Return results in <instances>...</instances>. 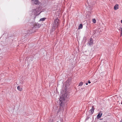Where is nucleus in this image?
<instances>
[{
	"label": "nucleus",
	"mask_w": 122,
	"mask_h": 122,
	"mask_svg": "<svg viewBox=\"0 0 122 122\" xmlns=\"http://www.w3.org/2000/svg\"><path fill=\"white\" fill-rule=\"evenodd\" d=\"M59 99L60 105L61 106L60 108L62 107L65 104V103L66 101V99L69 97L68 95L66 93L62 95H61L60 96Z\"/></svg>",
	"instance_id": "obj_1"
},
{
	"label": "nucleus",
	"mask_w": 122,
	"mask_h": 122,
	"mask_svg": "<svg viewBox=\"0 0 122 122\" xmlns=\"http://www.w3.org/2000/svg\"><path fill=\"white\" fill-rule=\"evenodd\" d=\"M60 21L58 18H56L55 19L54 21L53 22L52 26V30L54 31L58 27L60 24Z\"/></svg>",
	"instance_id": "obj_2"
},
{
	"label": "nucleus",
	"mask_w": 122,
	"mask_h": 122,
	"mask_svg": "<svg viewBox=\"0 0 122 122\" xmlns=\"http://www.w3.org/2000/svg\"><path fill=\"white\" fill-rule=\"evenodd\" d=\"M41 8L40 7L37 8L35 9H34L32 10V15H34V17L35 18L36 15L40 14L42 11H41Z\"/></svg>",
	"instance_id": "obj_3"
},
{
	"label": "nucleus",
	"mask_w": 122,
	"mask_h": 122,
	"mask_svg": "<svg viewBox=\"0 0 122 122\" xmlns=\"http://www.w3.org/2000/svg\"><path fill=\"white\" fill-rule=\"evenodd\" d=\"M32 26H33L32 27V28L38 29L40 27L41 25L38 23H36L34 24Z\"/></svg>",
	"instance_id": "obj_4"
},
{
	"label": "nucleus",
	"mask_w": 122,
	"mask_h": 122,
	"mask_svg": "<svg viewBox=\"0 0 122 122\" xmlns=\"http://www.w3.org/2000/svg\"><path fill=\"white\" fill-rule=\"evenodd\" d=\"M93 43L92 39V38H90L89 40L88 41L87 44L88 46H91Z\"/></svg>",
	"instance_id": "obj_5"
},
{
	"label": "nucleus",
	"mask_w": 122,
	"mask_h": 122,
	"mask_svg": "<svg viewBox=\"0 0 122 122\" xmlns=\"http://www.w3.org/2000/svg\"><path fill=\"white\" fill-rule=\"evenodd\" d=\"M32 3L35 5L39 4V2L38 0H31Z\"/></svg>",
	"instance_id": "obj_6"
},
{
	"label": "nucleus",
	"mask_w": 122,
	"mask_h": 122,
	"mask_svg": "<svg viewBox=\"0 0 122 122\" xmlns=\"http://www.w3.org/2000/svg\"><path fill=\"white\" fill-rule=\"evenodd\" d=\"M102 113L101 112H100L97 115V119H99L100 118L102 115Z\"/></svg>",
	"instance_id": "obj_7"
},
{
	"label": "nucleus",
	"mask_w": 122,
	"mask_h": 122,
	"mask_svg": "<svg viewBox=\"0 0 122 122\" xmlns=\"http://www.w3.org/2000/svg\"><path fill=\"white\" fill-rule=\"evenodd\" d=\"M94 108L93 106H92V108L89 111L92 114L94 112Z\"/></svg>",
	"instance_id": "obj_8"
},
{
	"label": "nucleus",
	"mask_w": 122,
	"mask_h": 122,
	"mask_svg": "<svg viewBox=\"0 0 122 122\" xmlns=\"http://www.w3.org/2000/svg\"><path fill=\"white\" fill-rule=\"evenodd\" d=\"M17 89L18 90L20 91H21L22 90V87L20 86H18L17 87Z\"/></svg>",
	"instance_id": "obj_9"
},
{
	"label": "nucleus",
	"mask_w": 122,
	"mask_h": 122,
	"mask_svg": "<svg viewBox=\"0 0 122 122\" xmlns=\"http://www.w3.org/2000/svg\"><path fill=\"white\" fill-rule=\"evenodd\" d=\"M118 5H116L114 7V9L115 10H117L118 9Z\"/></svg>",
	"instance_id": "obj_10"
},
{
	"label": "nucleus",
	"mask_w": 122,
	"mask_h": 122,
	"mask_svg": "<svg viewBox=\"0 0 122 122\" xmlns=\"http://www.w3.org/2000/svg\"><path fill=\"white\" fill-rule=\"evenodd\" d=\"M82 27L83 26L82 24H80L78 27V29H82Z\"/></svg>",
	"instance_id": "obj_11"
},
{
	"label": "nucleus",
	"mask_w": 122,
	"mask_h": 122,
	"mask_svg": "<svg viewBox=\"0 0 122 122\" xmlns=\"http://www.w3.org/2000/svg\"><path fill=\"white\" fill-rule=\"evenodd\" d=\"M46 18H41L39 20L40 21H43L45 20L46 19Z\"/></svg>",
	"instance_id": "obj_12"
},
{
	"label": "nucleus",
	"mask_w": 122,
	"mask_h": 122,
	"mask_svg": "<svg viewBox=\"0 0 122 122\" xmlns=\"http://www.w3.org/2000/svg\"><path fill=\"white\" fill-rule=\"evenodd\" d=\"M83 82H81L79 83L78 86H81L83 85Z\"/></svg>",
	"instance_id": "obj_13"
},
{
	"label": "nucleus",
	"mask_w": 122,
	"mask_h": 122,
	"mask_svg": "<svg viewBox=\"0 0 122 122\" xmlns=\"http://www.w3.org/2000/svg\"><path fill=\"white\" fill-rule=\"evenodd\" d=\"M92 21L94 23H95L96 22V20L95 19H92Z\"/></svg>",
	"instance_id": "obj_14"
},
{
	"label": "nucleus",
	"mask_w": 122,
	"mask_h": 122,
	"mask_svg": "<svg viewBox=\"0 0 122 122\" xmlns=\"http://www.w3.org/2000/svg\"><path fill=\"white\" fill-rule=\"evenodd\" d=\"M119 30L121 31L120 32V33L121 34H122V28H121Z\"/></svg>",
	"instance_id": "obj_15"
},
{
	"label": "nucleus",
	"mask_w": 122,
	"mask_h": 122,
	"mask_svg": "<svg viewBox=\"0 0 122 122\" xmlns=\"http://www.w3.org/2000/svg\"><path fill=\"white\" fill-rule=\"evenodd\" d=\"M89 118V117H87V118L86 119V120H88Z\"/></svg>",
	"instance_id": "obj_16"
},
{
	"label": "nucleus",
	"mask_w": 122,
	"mask_h": 122,
	"mask_svg": "<svg viewBox=\"0 0 122 122\" xmlns=\"http://www.w3.org/2000/svg\"><path fill=\"white\" fill-rule=\"evenodd\" d=\"M88 83L90 84L91 83V82L89 80L88 81Z\"/></svg>",
	"instance_id": "obj_17"
},
{
	"label": "nucleus",
	"mask_w": 122,
	"mask_h": 122,
	"mask_svg": "<svg viewBox=\"0 0 122 122\" xmlns=\"http://www.w3.org/2000/svg\"><path fill=\"white\" fill-rule=\"evenodd\" d=\"M69 80H67V83H69Z\"/></svg>",
	"instance_id": "obj_18"
},
{
	"label": "nucleus",
	"mask_w": 122,
	"mask_h": 122,
	"mask_svg": "<svg viewBox=\"0 0 122 122\" xmlns=\"http://www.w3.org/2000/svg\"><path fill=\"white\" fill-rule=\"evenodd\" d=\"M86 84V85H87L88 84L87 83Z\"/></svg>",
	"instance_id": "obj_19"
},
{
	"label": "nucleus",
	"mask_w": 122,
	"mask_h": 122,
	"mask_svg": "<svg viewBox=\"0 0 122 122\" xmlns=\"http://www.w3.org/2000/svg\"><path fill=\"white\" fill-rule=\"evenodd\" d=\"M121 22L122 23V20L121 21Z\"/></svg>",
	"instance_id": "obj_20"
},
{
	"label": "nucleus",
	"mask_w": 122,
	"mask_h": 122,
	"mask_svg": "<svg viewBox=\"0 0 122 122\" xmlns=\"http://www.w3.org/2000/svg\"><path fill=\"white\" fill-rule=\"evenodd\" d=\"M120 122H122V120H121V121H120Z\"/></svg>",
	"instance_id": "obj_21"
},
{
	"label": "nucleus",
	"mask_w": 122,
	"mask_h": 122,
	"mask_svg": "<svg viewBox=\"0 0 122 122\" xmlns=\"http://www.w3.org/2000/svg\"><path fill=\"white\" fill-rule=\"evenodd\" d=\"M121 104L122 105V102H121Z\"/></svg>",
	"instance_id": "obj_22"
},
{
	"label": "nucleus",
	"mask_w": 122,
	"mask_h": 122,
	"mask_svg": "<svg viewBox=\"0 0 122 122\" xmlns=\"http://www.w3.org/2000/svg\"><path fill=\"white\" fill-rule=\"evenodd\" d=\"M100 120H102V119H100Z\"/></svg>",
	"instance_id": "obj_23"
},
{
	"label": "nucleus",
	"mask_w": 122,
	"mask_h": 122,
	"mask_svg": "<svg viewBox=\"0 0 122 122\" xmlns=\"http://www.w3.org/2000/svg\"><path fill=\"white\" fill-rule=\"evenodd\" d=\"M5 33L4 32V34H3V35H4V34H5Z\"/></svg>",
	"instance_id": "obj_24"
}]
</instances>
